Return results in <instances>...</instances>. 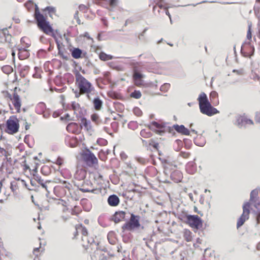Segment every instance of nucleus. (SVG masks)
Masks as SVG:
<instances>
[{
  "label": "nucleus",
  "instance_id": "nucleus-30",
  "mask_svg": "<svg viewBox=\"0 0 260 260\" xmlns=\"http://www.w3.org/2000/svg\"><path fill=\"white\" fill-rule=\"evenodd\" d=\"M36 109L37 113L39 114L42 113L46 110L45 104L42 102L39 103L37 104Z\"/></svg>",
  "mask_w": 260,
  "mask_h": 260
},
{
  "label": "nucleus",
  "instance_id": "nucleus-21",
  "mask_svg": "<svg viewBox=\"0 0 260 260\" xmlns=\"http://www.w3.org/2000/svg\"><path fill=\"white\" fill-rule=\"evenodd\" d=\"M174 128L176 131L183 135L188 136L190 134L189 131L183 125H176Z\"/></svg>",
  "mask_w": 260,
  "mask_h": 260
},
{
  "label": "nucleus",
  "instance_id": "nucleus-64",
  "mask_svg": "<svg viewBox=\"0 0 260 260\" xmlns=\"http://www.w3.org/2000/svg\"><path fill=\"white\" fill-rule=\"evenodd\" d=\"M257 223L260 224V212L258 213L256 217Z\"/></svg>",
  "mask_w": 260,
  "mask_h": 260
},
{
  "label": "nucleus",
  "instance_id": "nucleus-31",
  "mask_svg": "<svg viewBox=\"0 0 260 260\" xmlns=\"http://www.w3.org/2000/svg\"><path fill=\"white\" fill-rule=\"evenodd\" d=\"M99 58L101 60L107 61L113 59V57L109 54H107L105 53L102 52L99 54Z\"/></svg>",
  "mask_w": 260,
  "mask_h": 260
},
{
  "label": "nucleus",
  "instance_id": "nucleus-24",
  "mask_svg": "<svg viewBox=\"0 0 260 260\" xmlns=\"http://www.w3.org/2000/svg\"><path fill=\"white\" fill-rule=\"evenodd\" d=\"M72 57L75 59L82 57V51L78 48H74L71 50Z\"/></svg>",
  "mask_w": 260,
  "mask_h": 260
},
{
  "label": "nucleus",
  "instance_id": "nucleus-39",
  "mask_svg": "<svg viewBox=\"0 0 260 260\" xmlns=\"http://www.w3.org/2000/svg\"><path fill=\"white\" fill-rule=\"evenodd\" d=\"M7 56L6 50L4 48H0V60H4Z\"/></svg>",
  "mask_w": 260,
  "mask_h": 260
},
{
  "label": "nucleus",
  "instance_id": "nucleus-17",
  "mask_svg": "<svg viewBox=\"0 0 260 260\" xmlns=\"http://www.w3.org/2000/svg\"><path fill=\"white\" fill-rule=\"evenodd\" d=\"M94 190L92 184L88 180L84 182L82 188L80 189V190L83 192H93Z\"/></svg>",
  "mask_w": 260,
  "mask_h": 260
},
{
  "label": "nucleus",
  "instance_id": "nucleus-48",
  "mask_svg": "<svg viewBox=\"0 0 260 260\" xmlns=\"http://www.w3.org/2000/svg\"><path fill=\"white\" fill-rule=\"evenodd\" d=\"M162 1L163 0H154V2L160 8L166 9V7L162 4Z\"/></svg>",
  "mask_w": 260,
  "mask_h": 260
},
{
  "label": "nucleus",
  "instance_id": "nucleus-6",
  "mask_svg": "<svg viewBox=\"0 0 260 260\" xmlns=\"http://www.w3.org/2000/svg\"><path fill=\"white\" fill-rule=\"evenodd\" d=\"M179 218L191 228H201L203 225V221L199 215L183 213L179 215Z\"/></svg>",
  "mask_w": 260,
  "mask_h": 260
},
{
  "label": "nucleus",
  "instance_id": "nucleus-2",
  "mask_svg": "<svg viewBox=\"0 0 260 260\" xmlns=\"http://www.w3.org/2000/svg\"><path fill=\"white\" fill-rule=\"evenodd\" d=\"M75 86L78 91H75L76 98H79L81 95L85 94L88 100H91L90 94L94 90L92 84L88 79L83 76L79 72L75 73Z\"/></svg>",
  "mask_w": 260,
  "mask_h": 260
},
{
  "label": "nucleus",
  "instance_id": "nucleus-27",
  "mask_svg": "<svg viewBox=\"0 0 260 260\" xmlns=\"http://www.w3.org/2000/svg\"><path fill=\"white\" fill-rule=\"evenodd\" d=\"M194 236L193 234L189 230L185 229L184 232V237L186 241H191L193 237Z\"/></svg>",
  "mask_w": 260,
  "mask_h": 260
},
{
  "label": "nucleus",
  "instance_id": "nucleus-22",
  "mask_svg": "<svg viewBox=\"0 0 260 260\" xmlns=\"http://www.w3.org/2000/svg\"><path fill=\"white\" fill-rule=\"evenodd\" d=\"M210 100L214 106L219 104L218 94L217 92L212 91L210 94Z\"/></svg>",
  "mask_w": 260,
  "mask_h": 260
},
{
  "label": "nucleus",
  "instance_id": "nucleus-3",
  "mask_svg": "<svg viewBox=\"0 0 260 260\" xmlns=\"http://www.w3.org/2000/svg\"><path fill=\"white\" fill-rule=\"evenodd\" d=\"M258 198V190L257 189L252 190L250 193L249 202L245 203L243 205V213L237 221V228L242 226L244 223L249 219L250 203L252 202H256V199Z\"/></svg>",
  "mask_w": 260,
  "mask_h": 260
},
{
  "label": "nucleus",
  "instance_id": "nucleus-37",
  "mask_svg": "<svg viewBox=\"0 0 260 260\" xmlns=\"http://www.w3.org/2000/svg\"><path fill=\"white\" fill-rule=\"evenodd\" d=\"M130 95L132 98H135L136 99H139L141 97L142 94L139 90H135L134 92L131 93Z\"/></svg>",
  "mask_w": 260,
  "mask_h": 260
},
{
  "label": "nucleus",
  "instance_id": "nucleus-41",
  "mask_svg": "<svg viewBox=\"0 0 260 260\" xmlns=\"http://www.w3.org/2000/svg\"><path fill=\"white\" fill-rule=\"evenodd\" d=\"M251 26H252V25L251 23L248 24V30L247 32V35H246L247 39L249 41H250L252 38Z\"/></svg>",
  "mask_w": 260,
  "mask_h": 260
},
{
  "label": "nucleus",
  "instance_id": "nucleus-11",
  "mask_svg": "<svg viewBox=\"0 0 260 260\" xmlns=\"http://www.w3.org/2000/svg\"><path fill=\"white\" fill-rule=\"evenodd\" d=\"M140 220V216L131 213L129 220L125 224V228H139L141 225Z\"/></svg>",
  "mask_w": 260,
  "mask_h": 260
},
{
  "label": "nucleus",
  "instance_id": "nucleus-23",
  "mask_svg": "<svg viewBox=\"0 0 260 260\" xmlns=\"http://www.w3.org/2000/svg\"><path fill=\"white\" fill-rule=\"evenodd\" d=\"M151 125L152 127L158 129L157 130H156V133L161 134V133L165 132V126L161 123H159L157 122L153 121L151 122Z\"/></svg>",
  "mask_w": 260,
  "mask_h": 260
},
{
  "label": "nucleus",
  "instance_id": "nucleus-59",
  "mask_svg": "<svg viewBox=\"0 0 260 260\" xmlns=\"http://www.w3.org/2000/svg\"><path fill=\"white\" fill-rule=\"evenodd\" d=\"M255 119L256 122L260 123V111L256 113Z\"/></svg>",
  "mask_w": 260,
  "mask_h": 260
},
{
  "label": "nucleus",
  "instance_id": "nucleus-53",
  "mask_svg": "<svg viewBox=\"0 0 260 260\" xmlns=\"http://www.w3.org/2000/svg\"><path fill=\"white\" fill-rule=\"evenodd\" d=\"M193 211L194 212H196V213H198L199 215H200V217L203 216V213H202V212L201 211H199L196 206H194Z\"/></svg>",
  "mask_w": 260,
  "mask_h": 260
},
{
  "label": "nucleus",
  "instance_id": "nucleus-44",
  "mask_svg": "<svg viewBox=\"0 0 260 260\" xmlns=\"http://www.w3.org/2000/svg\"><path fill=\"white\" fill-rule=\"evenodd\" d=\"M179 155L184 158H188L190 155V153L188 152L181 151L179 153Z\"/></svg>",
  "mask_w": 260,
  "mask_h": 260
},
{
  "label": "nucleus",
  "instance_id": "nucleus-46",
  "mask_svg": "<svg viewBox=\"0 0 260 260\" xmlns=\"http://www.w3.org/2000/svg\"><path fill=\"white\" fill-rule=\"evenodd\" d=\"M170 88V84L169 83H166L162 85L160 87V90L163 91H166L169 90V89Z\"/></svg>",
  "mask_w": 260,
  "mask_h": 260
},
{
  "label": "nucleus",
  "instance_id": "nucleus-56",
  "mask_svg": "<svg viewBox=\"0 0 260 260\" xmlns=\"http://www.w3.org/2000/svg\"><path fill=\"white\" fill-rule=\"evenodd\" d=\"M25 6L26 8H27L28 9V10H29V9L30 8H32L33 7L34 4L31 2H29L26 3L25 4Z\"/></svg>",
  "mask_w": 260,
  "mask_h": 260
},
{
  "label": "nucleus",
  "instance_id": "nucleus-35",
  "mask_svg": "<svg viewBox=\"0 0 260 260\" xmlns=\"http://www.w3.org/2000/svg\"><path fill=\"white\" fill-rule=\"evenodd\" d=\"M79 190L78 189L77 190H74L72 189L70 192H69L70 195L71 196L72 198H73L75 200H79L80 198V196L78 194L79 193Z\"/></svg>",
  "mask_w": 260,
  "mask_h": 260
},
{
  "label": "nucleus",
  "instance_id": "nucleus-4",
  "mask_svg": "<svg viewBox=\"0 0 260 260\" xmlns=\"http://www.w3.org/2000/svg\"><path fill=\"white\" fill-rule=\"evenodd\" d=\"M198 101L199 104L200 111L202 113L208 116H211L219 113V111L213 107L209 102L207 95L204 92L200 94Z\"/></svg>",
  "mask_w": 260,
  "mask_h": 260
},
{
  "label": "nucleus",
  "instance_id": "nucleus-28",
  "mask_svg": "<svg viewBox=\"0 0 260 260\" xmlns=\"http://www.w3.org/2000/svg\"><path fill=\"white\" fill-rule=\"evenodd\" d=\"M29 174L31 175L35 176L37 173L38 164L36 162L29 163Z\"/></svg>",
  "mask_w": 260,
  "mask_h": 260
},
{
  "label": "nucleus",
  "instance_id": "nucleus-47",
  "mask_svg": "<svg viewBox=\"0 0 260 260\" xmlns=\"http://www.w3.org/2000/svg\"><path fill=\"white\" fill-rule=\"evenodd\" d=\"M50 182H45L44 183H42L41 185L48 192H49V189H50L51 187L49 186Z\"/></svg>",
  "mask_w": 260,
  "mask_h": 260
},
{
  "label": "nucleus",
  "instance_id": "nucleus-42",
  "mask_svg": "<svg viewBox=\"0 0 260 260\" xmlns=\"http://www.w3.org/2000/svg\"><path fill=\"white\" fill-rule=\"evenodd\" d=\"M233 72L236 73L237 75L242 76L245 74V71L243 68H240L239 69L233 70Z\"/></svg>",
  "mask_w": 260,
  "mask_h": 260
},
{
  "label": "nucleus",
  "instance_id": "nucleus-36",
  "mask_svg": "<svg viewBox=\"0 0 260 260\" xmlns=\"http://www.w3.org/2000/svg\"><path fill=\"white\" fill-rule=\"evenodd\" d=\"M82 212V209L80 206H75L72 209L71 214L74 215H78Z\"/></svg>",
  "mask_w": 260,
  "mask_h": 260
},
{
  "label": "nucleus",
  "instance_id": "nucleus-54",
  "mask_svg": "<svg viewBox=\"0 0 260 260\" xmlns=\"http://www.w3.org/2000/svg\"><path fill=\"white\" fill-rule=\"evenodd\" d=\"M134 113L137 115V116H141L142 115V111L140 110L139 108H135L134 110Z\"/></svg>",
  "mask_w": 260,
  "mask_h": 260
},
{
  "label": "nucleus",
  "instance_id": "nucleus-19",
  "mask_svg": "<svg viewBox=\"0 0 260 260\" xmlns=\"http://www.w3.org/2000/svg\"><path fill=\"white\" fill-rule=\"evenodd\" d=\"M80 126L84 127V128L88 133H90L93 131V127L89 121L87 120L85 118H83L81 120V123Z\"/></svg>",
  "mask_w": 260,
  "mask_h": 260
},
{
  "label": "nucleus",
  "instance_id": "nucleus-58",
  "mask_svg": "<svg viewBox=\"0 0 260 260\" xmlns=\"http://www.w3.org/2000/svg\"><path fill=\"white\" fill-rule=\"evenodd\" d=\"M7 152L3 148L0 147V156H6Z\"/></svg>",
  "mask_w": 260,
  "mask_h": 260
},
{
  "label": "nucleus",
  "instance_id": "nucleus-29",
  "mask_svg": "<svg viewBox=\"0 0 260 260\" xmlns=\"http://www.w3.org/2000/svg\"><path fill=\"white\" fill-rule=\"evenodd\" d=\"M149 146L153 147L155 150H158L159 143L157 139H151L148 141Z\"/></svg>",
  "mask_w": 260,
  "mask_h": 260
},
{
  "label": "nucleus",
  "instance_id": "nucleus-62",
  "mask_svg": "<svg viewBox=\"0 0 260 260\" xmlns=\"http://www.w3.org/2000/svg\"><path fill=\"white\" fill-rule=\"evenodd\" d=\"M94 177L98 179H103V176L99 173H97L95 174Z\"/></svg>",
  "mask_w": 260,
  "mask_h": 260
},
{
  "label": "nucleus",
  "instance_id": "nucleus-57",
  "mask_svg": "<svg viewBox=\"0 0 260 260\" xmlns=\"http://www.w3.org/2000/svg\"><path fill=\"white\" fill-rule=\"evenodd\" d=\"M46 10L48 11L49 13H54L55 12V9L53 7H48L46 8Z\"/></svg>",
  "mask_w": 260,
  "mask_h": 260
},
{
  "label": "nucleus",
  "instance_id": "nucleus-63",
  "mask_svg": "<svg viewBox=\"0 0 260 260\" xmlns=\"http://www.w3.org/2000/svg\"><path fill=\"white\" fill-rule=\"evenodd\" d=\"M30 124L28 123L27 122H25V128L26 130L28 129L29 128V127H30Z\"/></svg>",
  "mask_w": 260,
  "mask_h": 260
},
{
  "label": "nucleus",
  "instance_id": "nucleus-60",
  "mask_svg": "<svg viewBox=\"0 0 260 260\" xmlns=\"http://www.w3.org/2000/svg\"><path fill=\"white\" fill-rule=\"evenodd\" d=\"M61 118L62 119H65V120H71L70 115L69 114H65L64 115V116L63 117H61Z\"/></svg>",
  "mask_w": 260,
  "mask_h": 260
},
{
  "label": "nucleus",
  "instance_id": "nucleus-50",
  "mask_svg": "<svg viewBox=\"0 0 260 260\" xmlns=\"http://www.w3.org/2000/svg\"><path fill=\"white\" fill-rule=\"evenodd\" d=\"M81 230L80 232L81 233L82 235L86 238V240H88L87 236H88V232L87 231L86 229H79Z\"/></svg>",
  "mask_w": 260,
  "mask_h": 260
},
{
  "label": "nucleus",
  "instance_id": "nucleus-1",
  "mask_svg": "<svg viewBox=\"0 0 260 260\" xmlns=\"http://www.w3.org/2000/svg\"><path fill=\"white\" fill-rule=\"evenodd\" d=\"M7 84V89L2 91V93L5 99L9 100V106L12 113H19L21 112V108L22 105L21 98L19 94L20 89L16 86L12 88Z\"/></svg>",
  "mask_w": 260,
  "mask_h": 260
},
{
  "label": "nucleus",
  "instance_id": "nucleus-15",
  "mask_svg": "<svg viewBox=\"0 0 260 260\" xmlns=\"http://www.w3.org/2000/svg\"><path fill=\"white\" fill-rule=\"evenodd\" d=\"M66 129L69 133L77 135L80 133L81 127L75 122H71L67 126Z\"/></svg>",
  "mask_w": 260,
  "mask_h": 260
},
{
  "label": "nucleus",
  "instance_id": "nucleus-51",
  "mask_svg": "<svg viewBox=\"0 0 260 260\" xmlns=\"http://www.w3.org/2000/svg\"><path fill=\"white\" fill-rule=\"evenodd\" d=\"M54 163L58 166H61L63 163V159L62 158L58 157L56 159V160H55V162H54Z\"/></svg>",
  "mask_w": 260,
  "mask_h": 260
},
{
  "label": "nucleus",
  "instance_id": "nucleus-33",
  "mask_svg": "<svg viewBox=\"0 0 260 260\" xmlns=\"http://www.w3.org/2000/svg\"><path fill=\"white\" fill-rule=\"evenodd\" d=\"M29 53L25 50H19L18 52V57L20 59H24L25 58L28 56Z\"/></svg>",
  "mask_w": 260,
  "mask_h": 260
},
{
  "label": "nucleus",
  "instance_id": "nucleus-8",
  "mask_svg": "<svg viewBox=\"0 0 260 260\" xmlns=\"http://www.w3.org/2000/svg\"><path fill=\"white\" fill-rule=\"evenodd\" d=\"M133 79L135 84L137 86H140L143 84L142 78L143 75L140 72L141 69V65L139 62H135L133 64Z\"/></svg>",
  "mask_w": 260,
  "mask_h": 260
},
{
  "label": "nucleus",
  "instance_id": "nucleus-18",
  "mask_svg": "<svg viewBox=\"0 0 260 260\" xmlns=\"http://www.w3.org/2000/svg\"><path fill=\"white\" fill-rule=\"evenodd\" d=\"M87 172L84 169H78L74 175L75 178L78 180H84L86 176Z\"/></svg>",
  "mask_w": 260,
  "mask_h": 260
},
{
  "label": "nucleus",
  "instance_id": "nucleus-26",
  "mask_svg": "<svg viewBox=\"0 0 260 260\" xmlns=\"http://www.w3.org/2000/svg\"><path fill=\"white\" fill-rule=\"evenodd\" d=\"M238 122L239 124L241 125H245L246 124H253V122L252 120L248 119L244 116H241L238 119Z\"/></svg>",
  "mask_w": 260,
  "mask_h": 260
},
{
  "label": "nucleus",
  "instance_id": "nucleus-61",
  "mask_svg": "<svg viewBox=\"0 0 260 260\" xmlns=\"http://www.w3.org/2000/svg\"><path fill=\"white\" fill-rule=\"evenodd\" d=\"M69 217H70V216L68 215H67L66 216L62 215L61 217V219H62V221H63V222L66 221L69 218Z\"/></svg>",
  "mask_w": 260,
  "mask_h": 260
},
{
  "label": "nucleus",
  "instance_id": "nucleus-25",
  "mask_svg": "<svg viewBox=\"0 0 260 260\" xmlns=\"http://www.w3.org/2000/svg\"><path fill=\"white\" fill-rule=\"evenodd\" d=\"M92 103L93 107L96 110L99 111L102 109L103 102L99 97L94 98L93 100Z\"/></svg>",
  "mask_w": 260,
  "mask_h": 260
},
{
  "label": "nucleus",
  "instance_id": "nucleus-38",
  "mask_svg": "<svg viewBox=\"0 0 260 260\" xmlns=\"http://www.w3.org/2000/svg\"><path fill=\"white\" fill-rule=\"evenodd\" d=\"M91 119L92 121L95 122L96 124H99L101 122L99 116L96 113L92 114L91 116Z\"/></svg>",
  "mask_w": 260,
  "mask_h": 260
},
{
  "label": "nucleus",
  "instance_id": "nucleus-7",
  "mask_svg": "<svg viewBox=\"0 0 260 260\" xmlns=\"http://www.w3.org/2000/svg\"><path fill=\"white\" fill-rule=\"evenodd\" d=\"M19 120L16 116H11L7 120L5 132L10 135H13L19 131Z\"/></svg>",
  "mask_w": 260,
  "mask_h": 260
},
{
  "label": "nucleus",
  "instance_id": "nucleus-55",
  "mask_svg": "<svg viewBox=\"0 0 260 260\" xmlns=\"http://www.w3.org/2000/svg\"><path fill=\"white\" fill-rule=\"evenodd\" d=\"M40 248L41 247L39 248H36L33 250V253L34 255H35L36 256H38L39 255V253L40 251Z\"/></svg>",
  "mask_w": 260,
  "mask_h": 260
},
{
  "label": "nucleus",
  "instance_id": "nucleus-20",
  "mask_svg": "<svg viewBox=\"0 0 260 260\" xmlns=\"http://www.w3.org/2000/svg\"><path fill=\"white\" fill-rule=\"evenodd\" d=\"M54 192L58 197H62L66 195L67 190L63 188V186L57 185L53 188Z\"/></svg>",
  "mask_w": 260,
  "mask_h": 260
},
{
  "label": "nucleus",
  "instance_id": "nucleus-5",
  "mask_svg": "<svg viewBox=\"0 0 260 260\" xmlns=\"http://www.w3.org/2000/svg\"><path fill=\"white\" fill-rule=\"evenodd\" d=\"M35 7V17L37 20L38 27L47 35L52 34L53 30L49 22L46 21L44 16L40 13L37 6L36 5Z\"/></svg>",
  "mask_w": 260,
  "mask_h": 260
},
{
  "label": "nucleus",
  "instance_id": "nucleus-12",
  "mask_svg": "<svg viewBox=\"0 0 260 260\" xmlns=\"http://www.w3.org/2000/svg\"><path fill=\"white\" fill-rule=\"evenodd\" d=\"M56 42L58 50V55L59 56L60 58L65 60H69L70 53L66 49L64 45L57 41Z\"/></svg>",
  "mask_w": 260,
  "mask_h": 260
},
{
  "label": "nucleus",
  "instance_id": "nucleus-45",
  "mask_svg": "<svg viewBox=\"0 0 260 260\" xmlns=\"http://www.w3.org/2000/svg\"><path fill=\"white\" fill-rule=\"evenodd\" d=\"M25 162V161L24 162ZM23 172L25 174H27L29 173V165L25 163L23 165H22Z\"/></svg>",
  "mask_w": 260,
  "mask_h": 260
},
{
  "label": "nucleus",
  "instance_id": "nucleus-13",
  "mask_svg": "<svg viewBox=\"0 0 260 260\" xmlns=\"http://www.w3.org/2000/svg\"><path fill=\"white\" fill-rule=\"evenodd\" d=\"M241 51L245 57H250L254 53V48L250 43H245L242 46Z\"/></svg>",
  "mask_w": 260,
  "mask_h": 260
},
{
  "label": "nucleus",
  "instance_id": "nucleus-49",
  "mask_svg": "<svg viewBox=\"0 0 260 260\" xmlns=\"http://www.w3.org/2000/svg\"><path fill=\"white\" fill-rule=\"evenodd\" d=\"M118 0H110L109 5L111 7L114 8L117 6Z\"/></svg>",
  "mask_w": 260,
  "mask_h": 260
},
{
  "label": "nucleus",
  "instance_id": "nucleus-10",
  "mask_svg": "<svg viewBox=\"0 0 260 260\" xmlns=\"http://www.w3.org/2000/svg\"><path fill=\"white\" fill-rule=\"evenodd\" d=\"M82 158L83 161L89 167H93L98 164L97 158L90 151L83 153L82 154Z\"/></svg>",
  "mask_w": 260,
  "mask_h": 260
},
{
  "label": "nucleus",
  "instance_id": "nucleus-40",
  "mask_svg": "<svg viewBox=\"0 0 260 260\" xmlns=\"http://www.w3.org/2000/svg\"><path fill=\"white\" fill-rule=\"evenodd\" d=\"M61 186H63V188L66 189L67 191H68L70 192V191L72 189L71 188L72 187V185L70 183L67 182L66 181H63Z\"/></svg>",
  "mask_w": 260,
  "mask_h": 260
},
{
  "label": "nucleus",
  "instance_id": "nucleus-14",
  "mask_svg": "<svg viewBox=\"0 0 260 260\" xmlns=\"http://www.w3.org/2000/svg\"><path fill=\"white\" fill-rule=\"evenodd\" d=\"M126 212L118 210L116 211L111 217V220L115 223H118L126 220Z\"/></svg>",
  "mask_w": 260,
  "mask_h": 260
},
{
  "label": "nucleus",
  "instance_id": "nucleus-9",
  "mask_svg": "<svg viewBox=\"0 0 260 260\" xmlns=\"http://www.w3.org/2000/svg\"><path fill=\"white\" fill-rule=\"evenodd\" d=\"M10 188L13 193L17 194L27 187L25 181L18 178L11 182Z\"/></svg>",
  "mask_w": 260,
  "mask_h": 260
},
{
  "label": "nucleus",
  "instance_id": "nucleus-16",
  "mask_svg": "<svg viewBox=\"0 0 260 260\" xmlns=\"http://www.w3.org/2000/svg\"><path fill=\"white\" fill-rule=\"evenodd\" d=\"M109 206L111 207H116L120 203L119 198L115 194L110 195L107 200Z\"/></svg>",
  "mask_w": 260,
  "mask_h": 260
},
{
  "label": "nucleus",
  "instance_id": "nucleus-32",
  "mask_svg": "<svg viewBox=\"0 0 260 260\" xmlns=\"http://www.w3.org/2000/svg\"><path fill=\"white\" fill-rule=\"evenodd\" d=\"M2 70L5 74L9 75L13 72V69L10 65H6L2 67Z\"/></svg>",
  "mask_w": 260,
  "mask_h": 260
},
{
  "label": "nucleus",
  "instance_id": "nucleus-52",
  "mask_svg": "<svg viewBox=\"0 0 260 260\" xmlns=\"http://www.w3.org/2000/svg\"><path fill=\"white\" fill-rule=\"evenodd\" d=\"M251 204H253L255 208H258V207L260 205V200L259 198L256 199V202H252L250 203V205Z\"/></svg>",
  "mask_w": 260,
  "mask_h": 260
},
{
  "label": "nucleus",
  "instance_id": "nucleus-43",
  "mask_svg": "<svg viewBox=\"0 0 260 260\" xmlns=\"http://www.w3.org/2000/svg\"><path fill=\"white\" fill-rule=\"evenodd\" d=\"M175 175H178V178L175 181L176 182H179L180 181L181 178H182V176L181 175V174L178 172H173L172 174H171V177L174 179V176Z\"/></svg>",
  "mask_w": 260,
  "mask_h": 260
},
{
  "label": "nucleus",
  "instance_id": "nucleus-34",
  "mask_svg": "<svg viewBox=\"0 0 260 260\" xmlns=\"http://www.w3.org/2000/svg\"><path fill=\"white\" fill-rule=\"evenodd\" d=\"M140 135L143 138H149L152 136V134L149 130L143 129L141 131Z\"/></svg>",
  "mask_w": 260,
  "mask_h": 260
}]
</instances>
